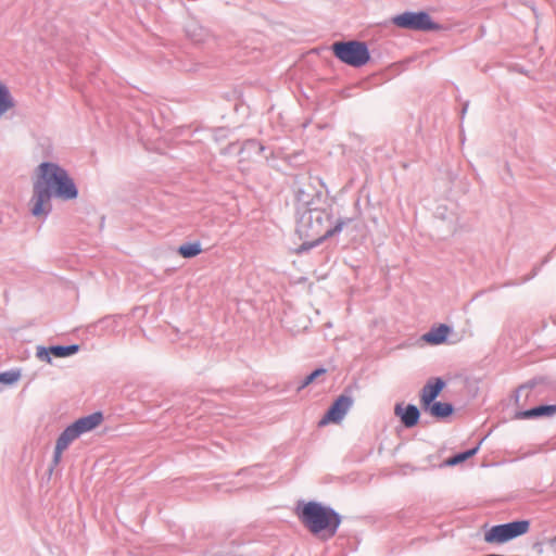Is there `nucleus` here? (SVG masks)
<instances>
[{
  "label": "nucleus",
  "mask_w": 556,
  "mask_h": 556,
  "mask_svg": "<svg viewBox=\"0 0 556 556\" xmlns=\"http://www.w3.org/2000/svg\"><path fill=\"white\" fill-rule=\"evenodd\" d=\"M21 374L18 370H7L3 372H0V383L3 384H13L16 382L20 378Z\"/></svg>",
  "instance_id": "4be33fe9"
},
{
  "label": "nucleus",
  "mask_w": 556,
  "mask_h": 556,
  "mask_svg": "<svg viewBox=\"0 0 556 556\" xmlns=\"http://www.w3.org/2000/svg\"><path fill=\"white\" fill-rule=\"evenodd\" d=\"M202 252L201 243L199 241L195 242H187L181 244L178 248V253L185 258H192L199 255Z\"/></svg>",
  "instance_id": "a211bd4d"
},
{
  "label": "nucleus",
  "mask_w": 556,
  "mask_h": 556,
  "mask_svg": "<svg viewBox=\"0 0 556 556\" xmlns=\"http://www.w3.org/2000/svg\"><path fill=\"white\" fill-rule=\"evenodd\" d=\"M38 177L33 185L29 201L30 213L37 218L46 219L52 212V198L63 201L78 198V188L67 170L53 162H42L38 166Z\"/></svg>",
  "instance_id": "f257e3e1"
},
{
  "label": "nucleus",
  "mask_w": 556,
  "mask_h": 556,
  "mask_svg": "<svg viewBox=\"0 0 556 556\" xmlns=\"http://www.w3.org/2000/svg\"><path fill=\"white\" fill-rule=\"evenodd\" d=\"M14 99L9 88L0 83V117L10 109L14 106Z\"/></svg>",
  "instance_id": "f3484780"
},
{
  "label": "nucleus",
  "mask_w": 556,
  "mask_h": 556,
  "mask_svg": "<svg viewBox=\"0 0 556 556\" xmlns=\"http://www.w3.org/2000/svg\"><path fill=\"white\" fill-rule=\"evenodd\" d=\"M331 49L338 60L353 67H362L370 60L368 46L364 41H336Z\"/></svg>",
  "instance_id": "20e7f679"
},
{
  "label": "nucleus",
  "mask_w": 556,
  "mask_h": 556,
  "mask_svg": "<svg viewBox=\"0 0 556 556\" xmlns=\"http://www.w3.org/2000/svg\"><path fill=\"white\" fill-rule=\"evenodd\" d=\"M426 412H429L431 416L438 419H444L450 417L455 408L453 404L446 402L435 401L429 404L428 407H422Z\"/></svg>",
  "instance_id": "4468645a"
},
{
  "label": "nucleus",
  "mask_w": 556,
  "mask_h": 556,
  "mask_svg": "<svg viewBox=\"0 0 556 556\" xmlns=\"http://www.w3.org/2000/svg\"><path fill=\"white\" fill-rule=\"evenodd\" d=\"M254 152L256 154H262L265 151V146H263L258 140L256 139H249L245 140L242 144V152Z\"/></svg>",
  "instance_id": "412c9836"
},
{
  "label": "nucleus",
  "mask_w": 556,
  "mask_h": 556,
  "mask_svg": "<svg viewBox=\"0 0 556 556\" xmlns=\"http://www.w3.org/2000/svg\"><path fill=\"white\" fill-rule=\"evenodd\" d=\"M80 437V433L78 432L77 428L75 427L74 422L68 425L59 435L56 439V442L59 445L67 448L68 445L76 439Z\"/></svg>",
  "instance_id": "dca6fc26"
},
{
  "label": "nucleus",
  "mask_w": 556,
  "mask_h": 556,
  "mask_svg": "<svg viewBox=\"0 0 556 556\" xmlns=\"http://www.w3.org/2000/svg\"><path fill=\"white\" fill-rule=\"evenodd\" d=\"M468 106H469V102L467 101V102L464 103V105L462 108V112H460L462 118H464V116H465V114H466V112L468 110Z\"/></svg>",
  "instance_id": "a878e982"
},
{
  "label": "nucleus",
  "mask_w": 556,
  "mask_h": 556,
  "mask_svg": "<svg viewBox=\"0 0 556 556\" xmlns=\"http://www.w3.org/2000/svg\"><path fill=\"white\" fill-rule=\"evenodd\" d=\"M392 23L400 28L418 31H433L441 29V25L434 22L426 11H405L392 17Z\"/></svg>",
  "instance_id": "423d86ee"
},
{
  "label": "nucleus",
  "mask_w": 556,
  "mask_h": 556,
  "mask_svg": "<svg viewBox=\"0 0 556 556\" xmlns=\"http://www.w3.org/2000/svg\"><path fill=\"white\" fill-rule=\"evenodd\" d=\"M321 197L320 191L309 193L305 189L299 188L295 191L296 214L300 216L302 212L317 207L316 203L321 200Z\"/></svg>",
  "instance_id": "9d476101"
},
{
  "label": "nucleus",
  "mask_w": 556,
  "mask_h": 556,
  "mask_svg": "<svg viewBox=\"0 0 556 556\" xmlns=\"http://www.w3.org/2000/svg\"><path fill=\"white\" fill-rule=\"evenodd\" d=\"M534 386H535V380H530V381H528L527 383H525V384L520 386V387L517 389V399H516V400L518 401V396H519V395H518V393H519L520 391H522V390H525V389H532V388H534Z\"/></svg>",
  "instance_id": "393cba45"
},
{
  "label": "nucleus",
  "mask_w": 556,
  "mask_h": 556,
  "mask_svg": "<svg viewBox=\"0 0 556 556\" xmlns=\"http://www.w3.org/2000/svg\"><path fill=\"white\" fill-rule=\"evenodd\" d=\"M446 382L440 378H433L429 380L421 389L420 403L422 407H428L429 404L435 402V399L440 395L442 390L445 388Z\"/></svg>",
  "instance_id": "1a4fd4ad"
},
{
  "label": "nucleus",
  "mask_w": 556,
  "mask_h": 556,
  "mask_svg": "<svg viewBox=\"0 0 556 556\" xmlns=\"http://www.w3.org/2000/svg\"><path fill=\"white\" fill-rule=\"evenodd\" d=\"M333 205L327 203L306 212H302L296 223V233L301 239H306L296 250L299 254L308 252L318 247L325 240L338 236L343 228L354 220V217H338L334 223Z\"/></svg>",
  "instance_id": "f03ea898"
},
{
  "label": "nucleus",
  "mask_w": 556,
  "mask_h": 556,
  "mask_svg": "<svg viewBox=\"0 0 556 556\" xmlns=\"http://www.w3.org/2000/svg\"><path fill=\"white\" fill-rule=\"evenodd\" d=\"M36 356L41 361V362H46L48 364H51L52 359H51V356L52 355V352H51V346L49 348H46V346H38L37 348V352H36Z\"/></svg>",
  "instance_id": "5701e85b"
},
{
  "label": "nucleus",
  "mask_w": 556,
  "mask_h": 556,
  "mask_svg": "<svg viewBox=\"0 0 556 556\" xmlns=\"http://www.w3.org/2000/svg\"><path fill=\"white\" fill-rule=\"evenodd\" d=\"M394 414L400 417L401 422L406 428L415 427L420 419V410L415 404L404 405L397 403L394 407Z\"/></svg>",
  "instance_id": "6e6552de"
},
{
  "label": "nucleus",
  "mask_w": 556,
  "mask_h": 556,
  "mask_svg": "<svg viewBox=\"0 0 556 556\" xmlns=\"http://www.w3.org/2000/svg\"><path fill=\"white\" fill-rule=\"evenodd\" d=\"M482 442H483V439L476 446H473L471 448H468L466 451L456 453L455 455L448 457L445 460V465H447V466H456V465L467 460L468 458L475 456L478 453Z\"/></svg>",
  "instance_id": "2eb2a0df"
},
{
  "label": "nucleus",
  "mask_w": 556,
  "mask_h": 556,
  "mask_svg": "<svg viewBox=\"0 0 556 556\" xmlns=\"http://www.w3.org/2000/svg\"><path fill=\"white\" fill-rule=\"evenodd\" d=\"M352 404L353 399L350 395H339L329 406L326 414L320 419L319 425L324 426L329 422H340L344 418Z\"/></svg>",
  "instance_id": "0eeeda50"
},
{
  "label": "nucleus",
  "mask_w": 556,
  "mask_h": 556,
  "mask_svg": "<svg viewBox=\"0 0 556 556\" xmlns=\"http://www.w3.org/2000/svg\"><path fill=\"white\" fill-rule=\"evenodd\" d=\"M103 419V413L98 410L90 415L78 418L77 420L74 421V425L77 428L80 435H83L100 426Z\"/></svg>",
  "instance_id": "f8f14e48"
},
{
  "label": "nucleus",
  "mask_w": 556,
  "mask_h": 556,
  "mask_svg": "<svg viewBox=\"0 0 556 556\" xmlns=\"http://www.w3.org/2000/svg\"><path fill=\"white\" fill-rule=\"evenodd\" d=\"M452 332V327L446 324H440L432 327L428 332L422 336V340L432 345H439L447 340L448 334Z\"/></svg>",
  "instance_id": "ddd939ff"
},
{
  "label": "nucleus",
  "mask_w": 556,
  "mask_h": 556,
  "mask_svg": "<svg viewBox=\"0 0 556 556\" xmlns=\"http://www.w3.org/2000/svg\"><path fill=\"white\" fill-rule=\"evenodd\" d=\"M326 369L324 367H318L316 369H314L311 374H308L300 383V386L298 387V390H302L304 388H306L307 386H309L311 383H313L318 377L323 376L324 374H326Z\"/></svg>",
  "instance_id": "aec40b11"
},
{
  "label": "nucleus",
  "mask_w": 556,
  "mask_h": 556,
  "mask_svg": "<svg viewBox=\"0 0 556 556\" xmlns=\"http://www.w3.org/2000/svg\"><path fill=\"white\" fill-rule=\"evenodd\" d=\"M66 450L65 447L59 445L58 443H55V447H54V452H53V458H52V465L51 467L49 468V473L51 475L52 471H53V468L60 464L61 462V458H62V453L63 451Z\"/></svg>",
  "instance_id": "b1692460"
},
{
  "label": "nucleus",
  "mask_w": 556,
  "mask_h": 556,
  "mask_svg": "<svg viewBox=\"0 0 556 556\" xmlns=\"http://www.w3.org/2000/svg\"><path fill=\"white\" fill-rule=\"evenodd\" d=\"M79 351L78 344L70 345H51V352L54 357H68L76 354Z\"/></svg>",
  "instance_id": "6ab92c4d"
},
{
  "label": "nucleus",
  "mask_w": 556,
  "mask_h": 556,
  "mask_svg": "<svg viewBox=\"0 0 556 556\" xmlns=\"http://www.w3.org/2000/svg\"><path fill=\"white\" fill-rule=\"evenodd\" d=\"M530 529V521L514 520L492 526L484 532V541L489 544H504L526 534Z\"/></svg>",
  "instance_id": "39448f33"
},
{
  "label": "nucleus",
  "mask_w": 556,
  "mask_h": 556,
  "mask_svg": "<svg viewBox=\"0 0 556 556\" xmlns=\"http://www.w3.org/2000/svg\"><path fill=\"white\" fill-rule=\"evenodd\" d=\"M556 414V404L538 405L529 409L516 412V419H536L552 417Z\"/></svg>",
  "instance_id": "9b49d317"
},
{
  "label": "nucleus",
  "mask_w": 556,
  "mask_h": 556,
  "mask_svg": "<svg viewBox=\"0 0 556 556\" xmlns=\"http://www.w3.org/2000/svg\"><path fill=\"white\" fill-rule=\"evenodd\" d=\"M296 516L313 534L327 533L333 536L342 521L341 515L332 507L316 501L300 502L296 505Z\"/></svg>",
  "instance_id": "7ed1b4c3"
}]
</instances>
